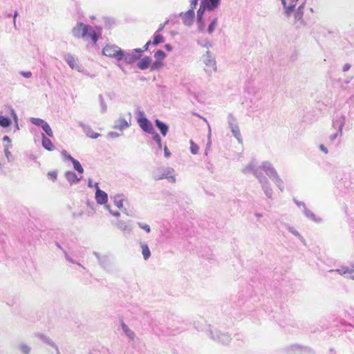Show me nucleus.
I'll return each instance as SVG.
<instances>
[{"mask_svg":"<svg viewBox=\"0 0 354 354\" xmlns=\"http://www.w3.org/2000/svg\"><path fill=\"white\" fill-rule=\"evenodd\" d=\"M197 3H198V0H192V3H191V6H192L191 9H192L194 10L197 5Z\"/></svg>","mask_w":354,"mask_h":354,"instance_id":"7c9ffc66","label":"nucleus"},{"mask_svg":"<svg viewBox=\"0 0 354 354\" xmlns=\"http://www.w3.org/2000/svg\"><path fill=\"white\" fill-rule=\"evenodd\" d=\"M153 135V140L158 144V145H161V138L160 137V136L156 133L155 131H154V133L152 134Z\"/></svg>","mask_w":354,"mask_h":354,"instance_id":"cd10ccee","label":"nucleus"},{"mask_svg":"<svg viewBox=\"0 0 354 354\" xmlns=\"http://www.w3.org/2000/svg\"><path fill=\"white\" fill-rule=\"evenodd\" d=\"M163 66V62L160 60H156L151 65V71H155L160 69Z\"/></svg>","mask_w":354,"mask_h":354,"instance_id":"aec40b11","label":"nucleus"},{"mask_svg":"<svg viewBox=\"0 0 354 354\" xmlns=\"http://www.w3.org/2000/svg\"><path fill=\"white\" fill-rule=\"evenodd\" d=\"M66 178L71 184L77 183L80 180V178H77V175L73 171H68L66 174Z\"/></svg>","mask_w":354,"mask_h":354,"instance_id":"9d476101","label":"nucleus"},{"mask_svg":"<svg viewBox=\"0 0 354 354\" xmlns=\"http://www.w3.org/2000/svg\"><path fill=\"white\" fill-rule=\"evenodd\" d=\"M122 328L124 332L127 334V335H128L131 339L133 338V337H134L133 332H132L124 323L122 324Z\"/></svg>","mask_w":354,"mask_h":354,"instance_id":"4be33fe9","label":"nucleus"},{"mask_svg":"<svg viewBox=\"0 0 354 354\" xmlns=\"http://www.w3.org/2000/svg\"><path fill=\"white\" fill-rule=\"evenodd\" d=\"M151 58L149 57H145L139 61L137 64L138 67L141 70L147 68L151 64Z\"/></svg>","mask_w":354,"mask_h":354,"instance_id":"0eeeda50","label":"nucleus"},{"mask_svg":"<svg viewBox=\"0 0 354 354\" xmlns=\"http://www.w3.org/2000/svg\"><path fill=\"white\" fill-rule=\"evenodd\" d=\"M20 349L24 353H26V354H28L30 351V348L27 345L21 346Z\"/></svg>","mask_w":354,"mask_h":354,"instance_id":"c85d7f7f","label":"nucleus"},{"mask_svg":"<svg viewBox=\"0 0 354 354\" xmlns=\"http://www.w3.org/2000/svg\"><path fill=\"white\" fill-rule=\"evenodd\" d=\"M17 12H15V18L17 17Z\"/></svg>","mask_w":354,"mask_h":354,"instance_id":"c03bdc74","label":"nucleus"},{"mask_svg":"<svg viewBox=\"0 0 354 354\" xmlns=\"http://www.w3.org/2000/svg\"><path fill=\"white\" fill-rule=\"evenodd\" d=\"M137 122H138L139 127L144 131H145L148 133H150V134L154 133V129L153 127L152 124L145 116V114L143 112L140 111L138 113V118Z\"/></svg>","mask_w":354,"mask_h":354,"instance_id":"7ed1b4c3","label":"nucleus"},{"mask_svg":"<svg viewBox=\"0 0 354 354\" xmlns=\"http://www.w3.org/2000/svg\"><path fill=\"white\" fill-rule=\"evenodd\" d=\"M113 214L114 216H119L120 215V213L119 212H115V213H113Z\"/></svg>","mask_w":354,"mask_h":354,"instance_id":"ea45409f","label":"nucleus"},{"mask_svg":"<svg viewBox=\"0 0 354 354\" xmlns=\"http://www.w3.org/2000/svg\"><path fill=\"white\" fill-rule=\"evenodd\" d=\"M39 121L42 123V129L46 133V134L50 136V137H53V131L50 128V127L49 126V124L44 122V120H39Z\"/></svg>","mask_w":354,"mask_h":354,"instance_id":"ddd939ff","label":"nucleus"},{"mask_svg":"<svg viewBox=\"0 0 354 354\" xmlns=\"http://www.w3.org/2000/svg\"><path fill=\"white\" fill-rule=\"evenodd\" d=\"M150 44H151V41H148L146 43V44L144 46L145 50H147L148 49V46Z\"/></svg>","mask_w":354,"mask_h":354,"instance_id":"c9c22d12","label":"nucleus"},{"mask_svg":"<svg viewBox=\"0 0 354 354\" xmlns=\"http://www.w3.org/2000/svg\"><path fill=\"white\" fill-rule=\"evenodd\" d=\"M142 253L143 255V257L145 260L148 259L151 256V252L149 249V247L146 244H142Z\"/></svg>","mask_w":354,"mask_h":354,"instance_id":"dca6fc26","label":"nucleus"},{"mask_svg":"<svg viewBox=\"0 0 354 354\" xmlns=\"http://www.w3.org/2000/svg\"><path fill=\"white\" fill-rule=\"evenodd\" d=\"M88 186H89V187H91V186H92V185H91V182H89V183H88Z\"/></svg>","mask_w":354,"mask_h":354,"instance_id":"79ce46f5","label":"nucleus"},{"mask_svg":"<svg viewBox=\"0 0 354 354\" xmlns=\"http://www.w3.org/2000/svg\"><path fill=\"white\" fill-rule=\"evenodd\" d=\"M49 179L55 181L57 177V174L55 171H49L47 174Z\"/></svg>","mask_w":354,"mask_h":354,"instance_id":"393cba45","label":"nucleus"},{"mask_svg":"<svg viewBox=\"0 0 354 354\" xmlns=\"http://www.w3.org/2000/svg\"><path fill=\"white\" fill-rule=\"evenodd\" d=\"M66 60L68 65L73 68H77V59L72 55H68Z\"/></svg>","mask_w":354,"mask_h":354,"instance_id":"f8f14e48","label":"nucleus"},{"mask_svg":"<svg viewBox=\"0 0 354 354\" xmlns=\"http://www.w3.org/2000/svg\"><path fill=\"white\" fill-rule=\"evenodd\" d=\"M165 48L166 49H167L168 50H171V47L170 46V45L169 44H166L165 45Z\"/></svg>","mask_w":354,"mask_h":354,"instance_id":"e433bc0d","label":"nucleus"},{"mask_svg":"<svg viewBox=\"0 0 354 354\" xmlns=\"http://www.w3.org/2000/svg\"><path fill=\"white\" fill-rule=\"evenodd\" d=\"M154 57L157 60L163 61V59L166 57V54H165V53L163 50H158V51H156L155 53Z\"/></svg>","mask_w":354,"mask_h":354,"instance_id":"412c9836","label":"nucleus"},{"mask_svg":"<svg viewBox=\"0 0 354 354\" xmlns=\"http://www.w3.org/2000/svg\"><path fill=\"white\" fill-rule=\"evenodd\" d=\"M139 58V56H137L134 54L127 53V55L124 54L123 60H124L127 63L131 64L136 62Z\"/></svg>","mask_w":354,"mask_h":354,"instance_id":"9b49d317","label":"nucleus"},{"mask_svg":"<svg viewBox=\"0 0 354 354\" xmlns=\"http://www.w3.org/2000/svg\"><path fill=\"white\" fill-rule=\"evenodd\" d=\"M156 127L160 129L162 135L165 136L168 131V127L158 119L156 120Z\"/></svg>","mask_w":354,"mask_h":354,"instance_id":"1a4fd4ad","label":"nucleus"},{"mask_svg":"<svg viewBox=\"0 0 354 354\" xmlns=\"http://www.w3.org/2000/svg\"><path fill=\"white\" fill-rule=\"evenodd\" d=\"M349 68H350V65L349 64H345L344 66V71H348L349 69Z\"/></svg>","mask_w":354,"mask_h":354,"instance_id":"f704fd0d","label":"nucleus"},{"mask_svg":"<svg viewBox=\"0 0 354 354\" xmlns=\"http://www.w3.org/2000/svg\"><path fill=\"white\" fill-rule=\"evenodd\" d=\"M115 204L119 208H121L122 207V201L121 200L118 201H115Z\"/></svg>","mask_w":354,"mask_h":354,"instance_id":"2f4dec72","label":"nucleus"},{"mask_svg":"<svg viewBox=\"0 0 354 354\" xmlns=\"http://www.w3.org/2000/svg\"><path fill=\"white\" fill-rule=\"evenodd\" d=\"M163 28H164V25L161 26L158 28V31H157V32H158L161 31V30L163 29Z\"/></svg>","mask_w":354,"mask_h":354,"instance_id":"4c0bfd02","label":"nucleus"},{"mask_svg":"<svg viewBox=\"0 0 354 354\" xmlns=\"http://www.w3.org/2000/svg\"><path fill=\"white\" fill-rule=\"evenodd\" d=\"M38 122H35L36 124H41L42 125V123L39 121V119L37 120Z\"/></svg>","mask_w":354,"mask_h":354,"instance_id":"58836bf2","label":"nucleus"},{"mask_svg":"<svg viewBox=\"0 0 354 354\" xmlns=\"http://www.w3.org/2000/svg\"><path fill=\"white\" fill-rule=\"evenodd\" d=\"M194 18V10L192 9H189L187 12H185L183 15V20L185 24L191 25L193 22V19Z\"/></svg>","mask_w":354,"mask_h":354,"instance_id":"39448f33","label":"nucleus"},{"mask_svg":"<svg viewBox=\"0 0 354 354\" xmlns=\"http://www.w3.org/2000/svg\"><path fill=\"white\" fill-rule=\"evenodd\" d=\"M11 123L10 119L8 117H4L3 115L0 116V126L3 127H8L10 126Z\"/></svg>","mask_w":354,"mask_h":354,"instance_id":"6ab92c4d","label":"nucleus"},{"mask_svg":"<svg viewBox=\"0 0 354 354\" xmlns=\"http://www.w3.org/2000/svg\"><path fill=\"white\" fill-rule=\"evenodd\" d=\"M7 139H8V136H5L4 140H7Z\"/></svg>","mask_w":354,"mask_h":354,"instance_id":"37998d69","label":"nucleus"},{"mask_svg":"<svg viewBox=\"0 0 354 354\" xmlns=\"http://www.w3.org/2000/svg\"><path fill=\"white\" fill-rule=\"evenodd\" d=\"M320 149L325 153H328V150L324 146V145H321L320 146Z\"/></svg>","mask_w":354,"mask_h":354,"instance_id":"72a5a7b5","label":"nucleus"},{"mask_svg":"<svg viewBox=\"0 0 354 354\" xmlns=\"http://www.w3.org/2000/svg\"><path fill=\"white\" fill-rule=\"evenodd\" d=\"M281 1H282V3H283V5L284 6L285 10H286V15H289L291 13V12L292 11L293 8L295 7V5L292 6H286V1L285 0H281Z\"/></svg>","mask_w":354,"mask_h":354,"instance_id":"b1692460","label":"nucleus"},{"mask_svg":"<svg viewBox=\"0 0 354 354\" xmlns=\"http://www.w3.org/2000/svg\"><path fill=\"white\" fill-rule=\"evenodd\" d=\"M129 126L130 123H129L124 118H119L115 122L114 129L122 131L123 129L128 128Z\"/></svg>","mask_w":354,"mask_h":354,"instance_id":"423d86ee","label":"nucleus"},{"mask_svg":"<svg viewBox=\"0 0 354 354\" xmlns=\"http://www.w3.org/2000/svg\"><path fill=\"white\" fill-rule=\"evenodd\" d=\"M73 35L77 38H84L91 39L93 44H96L97 37L93 28L89 25H85L83 23H78L73 28Z\"/></svg>","mask_w":354,"mask_h":354,"instance_id":"f257e3e1","label":"nucleus"},{"mask_svg":"<svg viewBox=\"0 0 354 354\" xmlns=\"http://www.w3.org/2000/svg\"><path fill=\"white\" fill-rule=\"evenodd\" d=\"M104 55L115 58L118 61L122 60L124 57V51L118 46L114 44H107L102 49Z\"/></svg>","mask_w":354,"mask_h":354,"instance_id":"f03ea898","label":"nucleus"},{"mask_svg":"<svg viewBox=\"0 0 354 354\" xmlns=\"http://www.w3.org/2000/svg\"><path fill=\"white\" fill-rule=\"evenodd\" d=\"M216 25V20L215 19L212 21V23L209 24V26L208 27V32L209 33H212L214 31Z\"/></svg>","mask_w":354,"mask_h":354,"instance_id":"bb28decb","label":"nucleus"},{"mask_svg":"<svg viewBox=\"0 0 354 354\" xmlns=\"http://www.w3.org/2000/svg\"><path fill=\"white\" fill-rule=\"evenodd\" d=\"M163 41H164L163 37L160 34L158 33V32H156L154 34L153 40L152 41V44L153 45H158L160 43H162Z\"/></svg>","mask_w":354,"mask_h":354,"instance_id":"a211bd4d","label":"nucleus"},{"mask_svg":"<svg viewBox=\"0 0 354 354\" xmlns=\"http://www.w3.org/2000/svg\"><path fill=\"white\" fill-rule=\"evenodd\" d=\"M21 74L23 76H24L25 77H27V78L30 77V76L32 75L30 72L21 73Z\"/></svg>","mask_w":354,"mask_h":354,"instance_id":"473e14b6","label":"nucleus"},{"mask_svg":"<svg viewBox=\"0 0 354 354\" xmlns=\"http://www.w3.org/2000/svg\"><path fill=\"white\" fill-rule=\"evenodd\" d=\"M95 187L96 188L95 199L98 204H106L108 201V196L104 191L100 189L98 183H95Z\"/></svg>","mask_w":354,"mask_h":354,"instance_id":"20e7f679","label":"nucleus"},{"mask_svg":"<svg viewBox=\"0 0 354 354\" xmlns=\"http://www.w3.org/2000/svg\"><path fill=\"white\" fill-rule=\"evenodd\" d=\"M205 12V8H200L197 11L198 21L201 22L202 21L203 15Z\"/></svg>","mask_w":354,"mask_h":354,"instance_id":"a878e982","label":"nucleus"},{"mask_svg":"<svg viewBox=\"0 0 354 354\" xmlns=\"http://www.w3.org/2000/svg\"><path fill=\"white\" fill-rule=\"evenodd\" d=\"M220 0H205L206 7L209 10H213L219 4Z\"/></svg>","mask_w":354,"mask_h":354,"instance_id":"2eb2a0df","label":"nucleus"},{"mask_svg":"<svg viewBox=\"0 0 354 354\" xmlns=\"http://www.w3.org/2000/svg\"><path fill=\"white\" fill-rule=\"evenodd\" d=\"M42 146L48 151H53L54 149V145L51 140L45 136H43L42 138Z\"/></svg>","mask_w":354,"mask_h":354,"instance_id":"6e6552de","label":"nucleus"},{"mask_svg":"<svg viewBox=\"0 0 354 354\" xmlns=\"http://www.w3.org/2000/svg\"><path fill=\"white\" fill-rule=\"evenodd\" d=\"M304 15V4L299 6L295 12V20H301Z\"/></svg>","mask_w":354,"mask_h":354,"instance_id":"f3484780","label":"nucleus"},{"mask_svg":"<svg viewBox=\"0 0 354 354\" xmlns=\"http://www.w3.org/2000/svg\"><path fill=\"white\" fill-rule=\"evenodd\" d=\"M135 50L136 52H138V53H141L142 52V50H140V49H136Z\"/></svg>","mask_w":354,"mask_h":354,"instance_id":"a19ab883","label":"nucleus"},{"mask_svg":"<svg viewBox=\"0 0 354 354\" xmlns=\"http://www.w3.org/2000/svg\"><path fill=\"white\" fill-rule=\"evenodd\" d=\"M69 159L71 160V162H73V167L80 174H82L84 172V169L83 167H82L81 164L80 163L79 161H77V160L74 159L73 157H71V156H69Z\"/></svg>","mask_w":354,"mask_h":354,"instance_id":"4468645a","label":"nucleus"},{"mask_svg":"<svg viewBox=\"0 0 354 354\" xmlns=\"http://www.w3.org/2000/svg\"><path fill=\"white\" fill-rule=\"evenodd\" d=\"M190 151L193 154H197L199 151V147L192 140H190Z\"/></svg>","mask_w":354,"mask_h":354,"instance_id":"5701e85b","label":"nucleus"},{"mask_svg":"<svg viewBox=\"0 0 354 354\" xmlns=\"http://www.w3.org/2000/svg\"><path fill=\"white\" fill-rule=\"evenodd\" d=\"M139 226L145 230L147 232H149L151 230L149 225L147 224L139 223Z\"/></svg>","mask_w":354,"mask_h":354,"instance_id":"c756f323","label":"nucleus"}]
</instances>
